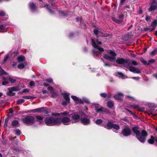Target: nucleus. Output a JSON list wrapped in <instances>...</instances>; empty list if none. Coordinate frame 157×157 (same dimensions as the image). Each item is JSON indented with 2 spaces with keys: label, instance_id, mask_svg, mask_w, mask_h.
I'll return each mask as SVG.
<instances>
[{
  "label": "nucleus",
  "instance_id": "obj_1",
  "mask_svg": "<svg viewBox=\"0 0 157 157\" xmlns=\"http://www.w3.org/2000/svg\"><path fill=\"white\" fill-rule=\"evenodd\" d=\"M132 130L140 142L144 143L145 141L146 137L148 135V133L145 130H142L141 132V129L138 125L134 126L132 128Z\"/></svg>",
  "mask_w": 157,
  "mask_h": 157
},
{
  "label": "nucleus",
  "instance_id": "obj_2",
  "mask_svg": "<svg viewBox=\"0 0 157 157\" xmlns=\"http://www.w3.org/2000/svg\"><path fill=\"white\" fill-rule=\"evenodd\" d=\"M91 45L94 48L92 51L91 53L94 57L95 56L96 57H99L100 54L98 53H101L103 52L104 51V49L98 45L95 42L94 40L93 39H91Z\"/></svg>",
  "mask_w": 157,
  "mask_h": 157
},
{
  "label": "nucleus",
  "instance_id": "obj_3",
  "mask_svg": "<svg viewBox=\"0 0 157 157\" xmlns=\"http://www.w3.org/2000/svg\"><path fill=\"white\" fill-rule=\"evenodd\" d=\"M44 122L45 124L48 126H58V117H46L44 119Z\"/></svg>",
  "mask_w": 157,
  "mask_h": 157
},
{
  "label": "nucleus",
  "instance_id": "obj_4",
  "mask_svg": "<svg viewBox=\"0 0 157 157\" xmlns=\"http://www.w3.org/2000/svg\"><path fill=\"white\" fill-rule=\"evenodd\" d=\"M102 126L108 129H110L113 128L116 130L115 132L116 133L117 132L116 131L119 130L120 129V126L118 124H114L110 120H108L107 124H103Z\"/></svg>",
  "mask_w": 157,
  "mask_h": 157
},
{
  "label": "nucleus",
  "instance_id": "obj_5",
  "mask_svg": "<svg viewBox=\"0 0 157 157\" xmlns=\"http://www.w3.org/2000/svg\"><path fill=\"white\" fill-rule=\"evenodd\" d=\"M109 54L111 55H109L107 54H104V58L111 62L115 61L116 59L117 54L114 51L112 50L109 51Z\"/></svg>",
  "mask_w": 157,
  "mask_h": 157
},
{
  "label": "nucleus",
  "instance_id": "obj_6",
  "mask_svg": "<svg viewBox=\"0 0 157 157\" xmlns=\"http://www.w3.org/2000/svg\"><path fill=\"white\" fill-rule=\"evenodd\" d=\"M132 133L131 130L128 125L124 126L121 132V134L124 137L128 136H130Z\"/></svg>",
  "mask_w": 157,
  "mask_h": 157
},
{
  "label": "nucleus",
  "instance_id": "obj_7",
  "mask_svg": "<svg viewBox=\"0 0 157 157\" xmlns=\"http://www.w3.org/2000/svg\"><path fill=\"white\" fill-rule=\"evenodd\" d=\"M24 123L26 124H33L35 122L34 116H27L22 119Z\"/></svg>",
  "mask_w": 157,
  "mask_h": 157
},
{
  "label": "nucleus",
  "instance_id": "obj_8",
  "mask_svg": "<svg viewBox=\"0 0 157 157\" xmlns=\"http://www.w3.org/2000/svg\"><path fill=\"white\" fill-rule=\"evenodd\" d=\"M70 121V119L67 117H63L62 118L58 117V126L60 125L62 123L65 125H68V123Z\"/></svg>",
  "mask_w": 157,
  "mask_h": 157
},
{
  "label": "nucleus",
  "instance_id": "obj_9",
  "mask_svg": "<svg viewBox=\"0 0 157 157\" xmlns=\"http://www.w3.org/2000/svg\"><path fill=\"white\" fill-rule=\"evenodd\" d=\"M156 0H151L150 3V6L148 9L149 11H152L157 9Z\"/></svg>",
  "mask_w": 157,
  "mask_h": 157
},
{
  "label": "nucleus",
  "instance_id": "obj_10",
  "mask_svg": "<svg viewBox=\"0 0 157 157\" xmlns=\"http://www.w3.org/2000/svg\"><path fill=\"white\" fill-rule=\"evenodd\" d=\"M124 16V14H121L118 16V18L120 19H117L115 17H112L111 19L113 21L117 24H120L123 21Z\"/></svg>",
  "mask_w": 157,
  "mask_h": 157
},
{
  "label": "nucleus",
  "instance_id": "obj_11",
  "mask_svg": "<svg viewBox=\"0 0 157 157\" xmlns=\"http://www.w3.org/2000/svg\"><path fill=\"white\" fill-rule=\"evenodd\" d=\"M90 118L89 117H82L80 119L81 123L84 125H87L90 124Z\"/></svg>",
  "mask_w": 157,
  "mask_h": 157
},
{
  "label": "nucleus",
  "instance_id": "obj_12",
  "mask_svg": "<svg viewBox=\"0 0 157 157\" xmlns=\"http://www.w3.org/2000/svg\"><path fill=\"white\" fill-rule=\"evenodd\" d=\"M80 116L77 113H72L71 117L72 120L75 123L78 122L79 120H80Z\"/></svg>",
  "mask_w": 157,
  "mask_h": 157
},
{
  "label": "nucleus",
  "instance_id": "obj_13",
  "mask_svg": "<svg viewBox=\"0 0 157 157\" xmlns=\"http://www.w3.org/2000/svg\"><path fill=\"white\" fill-rule=\"evenodd\" d=\"M46 107H42L39 108L35 109H32L30 110V112H37L38 113H41L44 111V109H47Z\"/></svg>",
  "mask_w": 157,
  "mask_h": 157
},
{
  "label": "nucleus",
  "instance_id": "obj_14",
  "mask_svg": "<svg viewBox=\"0 0 157 157\" xmlns=\"http://www.w3.org/2000/svg\"><path fill=\"white\" fill-rule=\"evenodd\" d=\"M128 69L130 71L134 73L140 74L141 73V71L139 69H137L133 66H130Z\"/></svg>",
  "mask_w": 157,
  "mask_h": 157
},
{
  "label": "nucleus",
  "instance_id": "obj_15",
  "mask_svg": "<svg viewBox=\"0 0 157 157\" xmlns=\"http://www.w3.org/2000/svg\"><path fill=\"white\" fill-rule=\"evenodd\" d=\"M131 60L129 59H126L125 64L124 65V67L127 69H128L130 66H131L132 65Z\"/></svg>",
  "mask_w": 157,
  "mask_h": 157
},
{
  "label": "nucleus",
  "instance_id": "obj_16",
  "mask_svg": "<svg viewBox=\"0 0 157 157\" xmlns=\"http://www.w3.org/2000/svg\"><path fill=\"white\" fill-rule=\"evenodd\" d=\"M123 94L120 93H118L117 94L114 95L113 98L116 100L122 101L123 100L121 98V96H122Z\"/></svg>",
  "mask_w": 157,
  "mask_h": 157
},
{
  "label": "nucleus",
  "instance_id": "obj_17",
  "mask_svg": "<svg viewBox=\"0 0 157 157\" xmlns=\"http://www.w3.org/2000/svg\"><path fill=\"white\" fill-rule=\"evenodd\" d=\"M125 60L126 59H124L122 58H119L116 60V62L119 64H123L124 66Z\"/></svg>",
  "mask_w": 157,
  "mask_h": 157
},
{
  "label": "nucleus",
  "instance_id": "obj_18",
  "mask_svg": "<svg viewBox=\"0 0 157 157\" xmlns=\"http://www.w3.org/2000/svg\"><path fill=\"white\" fill-rule=\"evenodd\" d=\"M29 6L31 11L34 12L36 10V7L35 4L33 2L30 3L29 4Z\"/></svg>",
  "mask_w": 157,
  "mask_h": 157
},
{
  "label": "nucleus",
  "instance_id": "obj_19",
  "mask_svg": "<svg viewBox=\"0 0 157 157\" xmlns=\"http://www.w3.org/2000/svg\"><path fill=\"white\" fill-rule=\"evenodd\" d=\"M19 122L17 120H14L11 122L12 127H18L19 126Z\"/></svg>",
  "mask_w": 157,
  "mask_h": 157
},
{
  "label": "nucleus",
  "instance_id": "obj_20",
  "mask_svg": "<svg viewBox=\"0 0 157 157\" xmlns=\"http://www.w3.org/2000/svg\"><path fill=\"white\" fill-rule=\"evenodd\" d=\"M63 98L66 101L68 102V103H70V98L69 97V94L67 93H65L63 94Z\"/></svg>",
  "mask_w": 157,
  "mask_h": 157
},
{
  "label": "nucleus",
  "instance_id": "obj_21",
  "mask_svg": "<svg viewBox=\"0 0 157 157\" xmlns=\"http://www.w3.org/2000/svg\"><path fill=\"white\" fill-rule=\"evenodd\" d=\"M17 61L19 62H21L25 60V57L23 55H21L18 57L17 58Z\"/></svg>",
  "mask_w": 157,
  "mask_h": 157
},
{
  "label": "nucleus",
  "instance_id": "obj_22",
  "mask_svg": "<svg viewBox=\"0 0 157 157\" xmlns=\"http://www.w3.org/2000/svg\"><path fill=\"white\" fill-rule=\"evenodd\" d=\"M150 138V139L148 140L147 142L151 144H153L155 141V137L153 136H151Z\"/></svg>",
  "mask_w": 157,
  "mask_h": 157
},
{
  "label": "nucleus",
  "instance_id": "obj_23",
  "mask_svg": "<svg viewBox=\"0 0 157 157\" xmlns=\"http://www.w3.org/2000/svg\"><path fill=\"white\" fill-rule=\"evenodd\" d=\"M114 102L112 101H109L107 103V105L109 108H112L114 106Z\"/></svg>",
  "mask_w": 157,
  "mask_h": 157
},
{
  "label": "nucleus",
  "instance_id": "obj_24",
  "mask_svg": "<svg viewBox=\"0 0 157 157\" xmlns=\"http://www.w3.org/2000/svg\"><path fill=\"white\" fill-rule=\"evenodd\" d=\"M8 90H10V91H17L19 90L20 89L18 88L17 87L15 86H13L12 87H10L9 88H8Z\"/></svg>",
  "mask_w": 157,
  "mask_h": 157
},
{
  "label": "nucleus",
  "instance_id": "obj_25",
  "mask_svg": "<svg viewBox=\"0 0 157 157\" xmlns=\"http://www.w3.org/2000/svg\"><path fill=\"white\" fill-rule=\"evenodd\" d=\"M131 106L134 109H136L137 110L141 111L143 110L138 105H131Z\"/></svg>",
  "mask_w": 157,
  "mask_h": 157
},
{
  "label": "nucleus",
  "instance_id": "obj_26",
  "mask_svg": "<svg viewBox=\"0 0 157 157\" xmlns=\"http://www.w3.org/2000/svg\"><path fill=\"white\" fill-rule=\"evenodd\" d=\"M15 94V93L13 92L12 91L9 90V91L7 93V95L9 96L12 97L14 96Z\"/></svg>",
  "mask_w": 157,
  "mask_h": 157
},
{
  "label": "nucleus",
  "instance_id": "obj_27",
  "mask_svg": "<svg viewBox=\"0 0 157 157\" xmlns=\"http://www.w3.org/2000/svg\"><path fill=\"white\" fill-rule=\"evenodd\" d=\"M3 79L4 80V81L2 82V85H6L9 83V82L5 77H3Z\"/></svg>",
  "mask_w": 157,
  "mask_h": 157
},
{
  "label": "nucleus",
  "instance_id": "obj_28",
  "mask_svg": "<svg viewBox=\"0 0 157 157\" xmlns=\"http://www.w3.org/2000/svg\"><path fill=\"white\" fill-rule=\"evenodd\" d=\"M59 13L61 16L64 17H67L68 15V14L67 13L62 11H59Z\"/></svg>",
  "mask_w": 157,
  "mask_h": 157
},
{
  "label": "nucleus",
  "instance_id": "obj_29",
  "mask_svg": "<svg viewBox=\"0 0 157 157\" xmlns=\"http://www.w3.org/2000/svg\"><path fill=\"white\" fill-rule=\"evenodd\" d=\"M156 54H157V48H155L153 50L151 53L150 55L153 56H155Z\"/></svg>",
  "mask_w": 157,
  "mask_h": 157
},
{
  "label": "nucleus",
  "instance_id": "obj_30",
  "mask_svg": "<svg viewBox=\"0 0 157 157\" xmlns=\"http://www.w3.org/2000/svg\"><path fill=\"white\" fill-rule=\"evenodd\" d=\"M103 122L102 120L101 119H98L95 121V123L98 125H100L102 124Z\"/></svg>",
  "mask_w": 157,
  "mask_h": 157
},
{
  "label": "nucleus",
  "instance_id": "obj_31",
  "mask_svg": "<svg viewBox=\"0 0 157 157\" xmlns=\"http://www.w3.org/2000/svg\"><path fill=\"white\" fill-rule=\"evenodd\" d=\"M22 98L25 99H32L35 98V97L30 96H23Z\"/></svg>",
  "mask_w": 157,
  "mask_h": 157
},
{
  "label": "nucleus",
  "instance_id": "obj_32",
  "mask_svg": "<svg viewBox=\"0 0 157 157\" xmlns=\"http://www.w3.org/2000/svg\"><path fill=\"white\" fill-rule=\"evenodd\" d=\"M14 131L15 132V134L17 136H19L21 134V132L18 129H17L15 130H14Z\"/></svg>",
  "mask_w": 157,
  "mask_h": 157
},
{
  "label": "nucleus",
  "instance_id": "obj_33",
  "mask_svg": "<svg viewBox=\"0 0 157 157\" xmlns=\"http://www.w3.org/2000/svg\"><path fill=\"white\" fill-rule=\"evenodd\" d=\"M157 26V20H154L151 24V26L156 27Z\"/></svg>",
  "mask_w": 157,
  "mask_h": 157
},
{
  "label": "nucleus",
  "instance_id": "obj_34",
  "mask_svg": "<svg viewBox=\"0 0 157 157\" xmlns=\"http://www.w3.org/2000/svg\"><path fill=\"white\" fill-rule=\"evenodd\" d=\"M80 25L81 28L83 29H86L87 27L86 24L82 22L81 23H80Z\"/></svg>",
  "mask_w": 157,
  "mask_h": 157
},
{
  "label": "nucleus",
  "instance_id": "obj_35",
  "mask_svg": "<svg viewBox=\"0 0 157 157\" xmlns=\"http://www.w3.org/2000/svg\"><path fill=\"white\" fill-rule=\"evenodd\" d=\"M140 61L141 63L144 64V65H147V61L145 60L143 58L141 57L140 58Z\"/></svg>",
  "mask_w": 157,
  "mask_h": 157
},
{
  "label": "nucleus",
  "instance_id": "obj_36",
  "mask_svg": "<svg viewBox=\"0 0 157 157\" xmlns=\"http://www.w3.org/2000/svg\"><path fill=\"white\" fill-rule=\"evenodd\" d=\"M17 67L19 69H22L24 68L25 66L23 63H21L18 65Z\"/></svg>",
  "mask_w": 157,
  "mask_h": 157
},
{
  "label": "nucleus",
  "instance_id": "obj_37",
  "mask_svg": "<svg viewBox=\"0 0 157 157\" xmlns=\"http://www.w3.org/2000/svg\"><path fill=\"white\" fill-rule=\"evenodd\" d=\"M69 113L67 111H65L63 112L60 113V115H63L64 116H68Z\"/></svg>",
  "mask_w": 157,
  "mask_h": 157
},
{
  "label": "nucleus",
  "instance_id": "obj_38",
  "mask_svg": "<svg viewBox=\"0 0 157 157\" xmlns=\"http://www.w3.org/2000/svg\"><path fill=\"white\" fill-rule=\"evenodd\" d=\"M25 101L24 99H19L17 101V103L19 105L20 104H21L24 103L25 102Z\"/></svg>",
  "mask_w": 157,
  "mask_h": 157
},
{
  "label": "nucleus",
  "instance_id": "obj_39",
  "mask_svg": "<svg viewBox=\"0 0 157 157\" xmlns=\"http://www.w3.org/2000/svg\"><path fill=\"white\" fill-rule=\"evenodd\" d=\"M9 80L12 83H13L16 82V80L15 79H13L12 78L10 77H9Z\"/></svg>",
  "mask_w": 157,
  "mask_h": 157
},
{
  "label": "nucleus",
  "instance_id": "obj_40",
  "mask_svg": "<svg viewBox=\"0 0 157 157\" xmlns=\"http://www.w3.org/2000/svg\"><path fill=\"white\" fill-rule=\"evenodd\" d=\"M100 95L101 97L104 98H105L107 96V94L106 93H101Z\"/></svg>",
  "mask_w": 157,
  "mask_h": 157
},
{
  "label": "nucleus",
  "instance_id": "obj_41",
  "mask_svg": "<svg viewBox=\"0 0 157 157\" xmlns=\"http://www.w3.org/2000/svg\"><path fill=\"white\" fill-rule=\"evenodd\" d=\"M155 61V60L154 59H152L149 60L147 63V65H149L150 64L152 63Z\"/></svg>",
  "mask_w": 157,
  "mask_h": 157
},
{
  "label": "nucleus",
  "instance_id": "obj_42",
  "mask_svg": "<svg viewBox=\"0 0 157 157\" xmlns=\"http://www.w3.org/2000/svg\"><path fill=\"white\" fill-rule=\"evenodd\" d=\"M71 98L75 101H78L79 100L78 98L75 96H72Z\"/></svg>",
  "mask_w": 157,
  "mask_h": 157
},
{
  "label": "nucleus",
  "instance_id": "obj_43",
  "mask_svg": "<svg viewBox=\"0 0 157 157\" xmlns=\"http://www.w3.org/2000/svg\"><path fill=\"white\" fill-rule=\"evenodd\" d=\"M36 118L38 120L42 121L43 120V117H42L39 115L36 116Z\"/></svg>",
  "mask_w": 157,
  "mask_h": 157
},
{
  "label": "nucleus",
  "instance_id": "obj_44",
  "mask_svg": "<svg viewBox=\"0 0 157 157\" xmlns=\"http://www.w3.org/2000/svg\"><path fill=\"white\" fill-rule=\"evenodd\" d=\"M132 65L134 66H137L138 65V64L137 62L134 60L131 61V63Z\"/></svg>",
  "mask_w": 157,
  "mask_h": 157
},
{
  "label": "nucleus",
  "instance_id": "obj_45",
  "mask_svg": "<svg viewBox=\"0 0 157 157\" xmlns=\"http://www.w3.org/2000/svg\"><path fill=\"white\" fill-rule=\"evenodd\" d=\"M58 95L57 94V93L55 92H54L52 94V97L53 98H55L57 97Z\"/></svg>",
  "mask_w": 157,
  "mask_h": 157
},
{
  "label": "nucleus",
  "instance_id": "obj_46",
  "mask_svg": "<svg viewBox=\"0 0 157 157\" xmlns=\"http://www.w3.org/2000/svg\"><path fill=\"white\" fill-rule=\"evenodd\" d=\"M76 20L77 22L80 21V23H81L82 22V18L81 17H76Z\"/></svg>",
  "mask_w": 157,
  "mask_h": 157
},
{
  "label": "nucleus",
  "instance_id": "obj_47",
  "mask_svg": "<svg viewBox=\"0 0 157 157\" xmlns=\"http://www.w3.org/2000/svg\"><path fill=\"white\" fill-rule=\"evenodd\" d=\"M104 108L103 107H101L99 108H98V109H97L96 112L99 113L100 112L102 111Z\"/></svg>",
  "mask_w": 157,
  "mask_h": 157
},
{
  "label": "nucleus",
  "instance_id": "obj_48",
  "mask_svg": "<svg viewBox=\"0 0 157 157\" xmlns=\"http://www.w3.org/2000/svg\"><path fill=\"white\" fill-rule=\"evenodd\" d=\"M52 115L53 116H59L60 115V113H52Z\"/></svg>",
  "mask_w": 157,
  "mask_h": 157
},
{
  "label": "nucleus",
  "instance_id": "obj_49",
  "mask_svg": "<svg viewBox=\"0 0 157 157\" xmlns=\"http://www.w3.org/2000/svg\"><path fill=\"white\" fill-rule=\"evenodd\" d=\"M46 81L49 83L53 82V80L52 78H49L47 79L46 80Z\"/></svg>",
  "mask_w": 157,
  "mask_h": 157
},
{
  "label": "nucleus",
  "instance_id": "obj_50",
  "mask_svg": "<svg viewBox=\"0 0 157 157\" xmlns=\"http://www.w3.org/2000/svg\"><path fill=\"white\" fill-rule=\"evenodd\" d=\"M6 72L2 69L0 70V76H1L3 74H6Z\"/></svg>",
  "mask_w": 157,
  "mask_h": 157
},
{
  "label": "nucleus",
  "instance_id": "obj_51",
  "mask_svg": "<svg viewBox=\"0 0 157 157\" xmlns=\"http://www.w3.org/2000/svg\"><path fill=\"white\" fill-rule=\"evenodd\" d=\"M155 110V109L152 108H151L149 110V112L150 113V114H151L152 115H153L154 111Z\"/></svg>",
  "mask_w": 157,
  "mask_h": 157
},
{
  "label": "nucleus",
  "instance_id": "obj_52",
  "mask_svg": "<svg viewBox=\"0 0 157 157\" xmlns=\"http://www.w3.org/2000/svg\"><path fill=\"white\" fill-rule=\"evenodd\" d=\"M94 33L96 35H98V33H99V31L98 29H95L94 31H93Z\"/></svg>",
  "mask_w": 157,
  "mask_h": 157
},
{
  "label": "nucleus",
  "instance_id": "obj_53",
  "mask_svg": "<svg viewBox=\"0 0 157 157\" xmlns=\"http://www.w3.org/2000/svg\"><path fill=\"white\" fill-rule=\"evenodd\" d=\"M44 110L43 112L44 114H48L49 113V112L48 109V108L47 109H44Z\"/></svg>",
  "mask_w": 157,
  "mask_h": 157
},
{
  "label": "nucleus",
  "instance_id": "obj_54",
  "mask_svg": "<svg viewBox=\"0 0 157 157\" xmlns=\"http://www.w3.org/2000/svg\"><path fill=\"white\" fill-rule=\"evenodd\" d=\"M68 103V102L66 101H63L61 102V104L62 105H67V103Z\"/></svg>",
  "mask_w": 157,
  "mask_h": 157
},
{
  "label": "nucleus",
  "instance_id": "obj_55",
  "mask_svg": "<svg viewBox=\"0 0 157 157\" xmlns=\"http://www.w3.org/2000/svg\"><path fill=\"white\" fill-rule=\"evenodd\" d=\"M95 109L97 111V109H98L100 107V105L99 104H95L94 105Z\"/></svg>",
  "mask_w": 157,
  "mask_h": 157
},
{
  "label": "nucleus",
  "instance_id": "obj_56",
  "mask_svg": "<svg viewBox=\"0 0 157 157\" xmlns=\"http://www.w3.org/2000/svg\"><path fill=\"white\" fill-rule=\"evenodd\" d=\"M5 29V25H0V30L4 29Z\"/></svg>",
  "mask_w": 157,
  "mask_h": 157
},
{
  "label": "nucleus",
  "instance_id": "obj_57",
  "mask_svg": "<svg viewBox=\"0 0 157 157\" xmlns=\"http://www.w3.org/2000/svg\"><path fill=\"white\" fill-rule=\"evenodd\" d=\"M35 85V83L33 81H32L30 82L29 85L30 86H34Z\"/></svg>",
  "mask_w": 157,
  "mask_h": 157
},
{
  "label": "nucleus",
  "instance_id": "obj_58",
  "mask_svg": "<svg viewBox=\"0 0 157 157\" xmlns=\"http://www.w3.org/2000/svg\"><path fill=\"white\" fill-rule=\"evenodd\" d=\"M150 17L148 15H146L145 20L147 21H149L150 20Z\"/></svg>",
  "mask_w": 157,
  "mask_h": 157
},
{
  "label": "nucleus",
  "instance_id": "obj_59",
  "mask_svg": "<svg viewBox=\"0 0 157 157\" xmlns=\"http://www.w3.org/2000/svg\"><path fill=\"white\" fill-rule=\"evenodd\" d=\"M74 33L73 32H71L69 33L68 36L69 38L73 37L74 36Z\"/></svg>",
  "mask_w": 157,
  "mask_h": 157
},
{
  "label": "nucleus",
  "instance_id": "obj_60",
  "mask_svg": "<svg viewBox=\"0 0 157 157\" xmlns=\"http://www.w3.org/2000/svg\"><path fill=\"white\" fill-rule=\"evenodd\" d=\"M126 0H120V5L122 6L124 4V3L125 2Z\"/></svg>",
  "mask_w": 157,
  "mask_h": 157
},
{
  "label": "nucleus",
  "instance_id": "obj_61",
  "mask_svg": "<svg viewBox=\"0 0 157 157\" xmlns=\"http://www.w3.org/2000/svg\"><path fill=\"white\" fill-rule=\"evenodd\" d=\"M8 59V56L7 55L6 56V57H5V58L4 59L3 62L4 63H5L7 61Z\"/></svg>",
  "mask_w": 157,
  "mask_h": 157
},
{
  "label": "nucleus",
  "instance_id": "obj_62",
  "mask_svg": "<svg viewBox=\"0 0 157 157\" xmlns=\"http://www.w3.org/2000/svg\"><path fill=\"white\" fill-rule=\"evenodd\" d=\"M5 13L2 11H0V16H5Z\"/></svg>",
  "mask_w": 157,
  "mask_h": 157
},
{
  "label": "nucleus",
  "instance_id": "obj_63",
  "mask_svg": "<svg viewBox=\"0 0 157 157\" xmlns=\"http://www.w3.org/2000/svg\"><path fill=\"white\" fill-rule=\"evenodd\" d=\"M10 119V118L9 117H7L5 120L4 123L8 124V123Z\"/></svg>",
  "mask_w": 157,
  "mask_h": 157
},
{
  "label": "nucleus",
  "instance_id": "obj_64",
  "mask_svg": "<svg viewBox=\"0 0 157 157\" xmlns=\"http://www.w3.org/2000/svg\"><path fill=\"white\" fill-rule=\"evenodd\" d=\"M82 115L83 116L82 117H89L85 113L83 112L82 113Z\"/></svg>",
  "mask_w": 157,
  "mask_h": 157
}]
</instances>
